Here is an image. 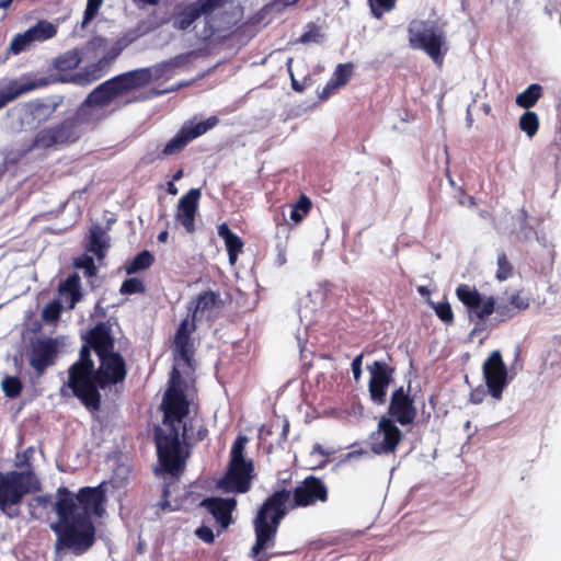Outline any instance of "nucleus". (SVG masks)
<instances>
[{"label": "nucleus", "mask_w": 561, "mask_h": 561, "mask_svg": "<svg viewBox=\"0 0 561 561\" xmlns=\"http://www.w3.org/2000/svg\"><path fill=\"white\" fill-rule=\"evenodd\" d=\"M539 118L535 112L527 111L519 118V128L527 134L528 137H534L538 131Z\"/></svg>", "instance_id": "nucleus-36"}, {"label": "nucleus", "mask_w": 561, "mask_h": 561, "mask_svg": "<svg viewBox=\"0 0 561 561\" xmlns=\"http://www.w3.org/2000/svg\"><path fill=\"white\" fill-rule=\"evenodd\" d=\"M153 263V255L147 251L144 250L140 253H138L133 261L126 266V273L127 274H135L140 271L149 268Z\"/></svg>", "instance_id": "nucleus-33"}, {"label": "nucleus", "mask_w": 561, "mask_h": 561, "mask_svg": "<svg viewBox=\"0 0 561 561\" xmlns=\"http://www.w3.org/2000/svg\"><path fill=\"white\" fill-rule=\"evenodd\" d=\"M510 301H511L512 307H514L515 314L518 311L528 308V306H529L528 299L525 297H522L519 295H513L510 298Z\"/></svg>", "instance_id": "nucleus-53"}, {"label": "nucleus", "mask_w": 561, "mask_h": 561, "mask_svg": "<svg viewBox=\"0 0 561 561\" xmlns=\"http://www.w3.org/2000/svg\"><path fill=\"white\" fill-rule=\"evenodd\" d=\"M340 87L330 79L325 87L323 88L322 92L320 93V99L327 100L330 98Z\"/></svg>", "instance_id": "nucleus-56"}, {"label": "nucleus", "mask_w": 561, "mask_h": 561, "mask_svg": "<svg viewBox=\"0 0 561 561\" xmlns=\"http://www.w3.org/2000/svg\"><path fill=\"white\" fill-rule=\"evenodd\" d=\"M195 330V321H193L188 314L181 321L174 336V351L186 363H190L193 355V340L191 334Z\"/></svg>", "instance_id": "nucleus-22"}, {"label": "nucleus", "mask_w": 561, "mask_h": 561, "mask_svg": "<svg viewBox=\"0 0 561 561\" xmlns=\"http://www.w3.org/2000/svg\"><path fill=\"white\" fill-rule=\"evenodd\" d=\"M47 81L39 79L37 81L18 82L16 80H10L0 83V110L3 108L8 103L15 99L24 95L37 88L45 87Z\"/></svg>", "instance_id": "nucleus-23"}, {"label": "nucleus", "mask_w": 561, "mask_h": 561, "mask_svg": "<svg viewBox=\"0 0 561 561\" xmlns=\"http://www.w3.org/2000/svg\"><path fill=\"white\" fill-rule=\"evenodd\" d=\"M253 469L252 460L230 461L229 470L219 485L228 491L245 493L250 489Z\"/></svg>", "instance_id": "nucleus-16"}, {"label": "nucleus", "mask_w": 561, "mask_h": 561, "mask_svg": "<svg viewBox=\"0 0 561 561\" xmlns=\"http://www.w3.org/2000/svg\"><path fill=\"white\" fill-rule=\"evenodd\" d=\"M367 370L369 398L374 404L382 405L387 402V390L393 380L394 368L385 362L375 360L367 366Z\"/></svg>", "instance_id": "nucleus-14"}, {"label": "nucleus", "mask_w": 561, "mask_h": 561, "mask_svg": "<svg viewBox=\"0 0 561 561\" xmlns=\"http://www.w3.org/2000/svg\"><path fill=\"white\" fill-rule=\"evenodd\" d=\"M79 138V128L68 117L56 125L39 129L32 139L30 149L58 148L72 144Z\"/></svg>", "instance_id": "nucleus-10"}, {"label": "nucleus", "mask_w": 561, "mask_h": 561, "mask_svg": "<svg viewBox=\"0 0 561 561\" xmlns=\"http://www.w3.org/2000/svg\"><path fill=\"white\" fill-rule=\"evenodd\" d=\"M103 0H87V7L83 14L82 25H87L98 14Z\"/></svg>", "instance_id": "nucleus-47"}, {"label": "nucleus", "mask_w": 561, "mask_h": 561, "mask_svg": "<svg viewBox=\"0 0 561 561\" xmlns=\"http://www.w3.org/2000/svg\"><path fill=\"white\" fill-rule=\"evenodd\" d=\"M2 390L8 398L14 399L22 391V382L18 377L7 376L1 382Z\"/></svg>", "instance_id": "nucleus-39"}, {"label": "nucleus", "mask_w": 561, "mask_h": 561, "mask_svg": "<svg viewBox=\"0 0 561 561\" xmlns=\"http://www.w3.org/2000/svg\"><path fill=\"white\" fill-rule=\"evenodd\" d=\"M402 439V432L393 420L382 416L378 428L370 437V447L375 454H392Z\"/></svg>", "instance_id": "nucleus-15"}, {"label": "nucleus", "mask_w": 561, "mask_h": 561, "mask_svg": "<svg viewBox=\"0 0 561 561\" xmlns=\"http://www.w3.org/2000/svg\"><path fill=\"white\" fill-rule=\"evenodd\" d=\"M512 275V265L507 261V257L504 253H501L497 256V271H496V277L500 280H505Z\"/></svg>", "instance_id": "nucleus-46"}, {"label": "nucleus", "mask_w": 561, "mask_h": 561, "mask_svg": "<svg viewBox=\"0 0 561 561\" xmlns=\"http://www.w3.org/2000/svg\"><path fill=\"white\" fill-rule=\"evenodd\" d=\"M61 309V304L58 300H53L44 307L42 317L47 322H54L58 320Z\"/></svg>", "instance_id": "nucleus-44"}, {"label": "nucleus", "mask_w": 561, "mask_h": 561, "mask_svg": "<svg viewBox=\"0 0 561 561\" xmlns=\"http://www.w3.org/2000/svg\"><path fill=\"white\" fill-rule=\"evenodd\" d=\"M39 489L41 483L31 471H0V511L9 518L19 517L22 499Z\"/></svg>", "instance_id": "nucleus-5"}, {"label": "nucleus", "mask_w": 561, "mask_h": 561, "mask_svg": "<svg viewBox=\"0 0 561 561\" xmlns=\"http://www.w3.org/2000/svg\"><path fill=\"white\" fill-rule=\"evenodd\" d=\"M61 103L62 98L60 96L37 99L26 104V113L33 123L41 125L48 122L53 117Z\"/></svg>", "instance_id": "nucleus-21"}, {"label": "nucleus", "mask_w": 561, "mask_h": 561, "mask_svg": "<svg viewBox=\"0 0 561 561\" xmlns=\"http://www.w3.org/2000/svg\"><path fill=\"white\" fill-rule=\"evenodd\" d=\"M477 320L478 321L476 322V325H474V328L471 331V335H474L478 332H481V331H483L485 329L483 320H480V319H477Z\"/></svg>", "instance_id": "nucleus-61"}, {"label": "nucleus", "mask_w": 561, "mask_h": 561, "mask_svg": "<svg viewBox=\"0 0 561 561\" xmlns=\"http://www.w3.org/2000/svg\"><path fill=\"white\" fill-rule=\"evenodd\" d=\"M198 57L197 50L186 51L170 59L158 62L151 67L131 70L139 88L147 85L152 80H169L180 69H187L192 61Z\"/></svg>", "instance_id": "nucleus-9"}, {"label": "nucleus", "mask_w": 561, "mask_h": 561, "mask_svg": "<svg viewBox=\"0 0 561 561\" xmlns=\"http://www.w3.org/2000/svg\"><path fill=\"white\" fill-rule=\"evenodd\" d=\"M168 193L171 194V195H176L178 194V187L174 185L173 182H169L168 183V188H167Z\"/></svg>", "instance_id": "nucleus-63"}, {"label": "nucleus", "mask_w": 561, "mask_h": 561, "mask_svg": "<svg viewBox=\"0 0 561 561\" xmlns=\"http://www.w3.org/2000/svg\"><path fill=\"white\" fill-rule=\"evenodd\" d=\"M290 492L283 489L274 492L262 504L253 520L255 541L250 550L253 561H268L277 553L268 550L275 547L279 524L286 515Z\"/></svg>", "instance_id": "nucleus-4"}, {"label": "nucleus", "mask_w": 561, "mask_h": 561, "mask_svg": "<svg viewBox=\"0 0 561 561\" xmlns=\"http://www.w3.org/2000/svg\"><path fill=\"white\" fill-rule=\"evenodd\" d=\"M328 500V488L324 482L313 476L307 477L294 490V506H310L316 502Z\"/></svg>", "instance_id": "nucleus-18"}, {"label": "nucleus", "mask_w": 561, "mask_h": 561, "mask_svg": "<svg viewBox=\"0 0 561 561\" xmlns=\"http://www.w3.org/2000/svg\"><path fill=\"white\" fill-rule=\"evenodd\" d=\"M126 46L127 42L123 38L115 42L114 45L107 50L105 56L99 60L98 67L100 69L108 67L121 55Z\"/></svg>", "instance_id": "nucleus-38"}, {"label": "nucleus", "mask_w": 561, "mask_h": 561, "mask_svg": "<svg viewBox=\"0 0 561 561\" xmlns=\"http://www.w3.org/2000/svg\"><path fill=\"white\" fill-rule=\"evenodd\" d=\"M334 453V450L324 449L320 444H314L310 456L319 454L323 457V459L318 463L319 468H323L328 463V458Z\"/></svg>", "instance_id": "nucleus-52"}, {"label": "nucleus", "mask_w": 561, "mask_h": 561, "mask_svg": "<svg viewBox=\"0 0 561 561\" xmlns=\"http://www.w3.org/2000/svg\"><path fill=\"white\" fill-rule=\"evenodd\" d=\"M201 505L207 508L222 528H228L232 522L231 513L237 505V501L234 499L209 497L204 499Z\"/></svg>", "instance_id": "nucleus-24"}, {"label": "nucleus", "mask_w": 561, "mask_h": 561, "mask_svg": "<svg viewBox=\"0 0 561 561\" xmlns=\"http://www.w3.org/2000/svg\"><path fill=\"white\" fill-rule=\"evenodd\" d=\"M456 295L467 307L471 321L474 319L484 320L493 312H496L500 317V321H505L515 316L514 307H512L511 301L496 305L493 297L484 299L476 288H471L469 285H459L456 289Z\"/></svg>", "instance_id": "nucleus-7"}, {"label": "nucleus", "mask_w": 561, "mask_h": 561, "mask_svg": "<svg viewBox=\"0 0 561 561\" xmlns=\"http://www.w3.org/2000/svg\"><path fill=\"white\" fill-rule=\"evenodd\" d=\"M161 408L163 410L162 426L154 431V442L159 462L162 470L176 478L183 470L182 446L183 440L195 439L202 442L206 438L208 431L199 425L196 435L190 433V428L183 419L188 413V403L181 389L171 385L165 391Z\"/></svg>", "instance_id": "nucleus-2"}, {"label": "nucleus", "mask_w": 561, "mask_h": 561, "mask_svg": "<svg viewBox=\"0 0 561 561\" xmlns=\"http://www.w3.org/2000/svg\"><path fill=\"white\" fill-rule=\"evenodd\" d=\"M388 414L393 422H398L402 426L410 425L414 422L417 410L411 396L405 392L403 387L396 389L390 398Z\"/></svg>", "instance_id": "nucleus-17"}, {"label": "nucleus", "mask_w": 561, "mask_h": 561, "mask_svg": "<svg viewBox=\"0 0 561 561\" xmlns=\"http://www.w3.org/2000/svg\"><path fill=\"white\" fill-rule=\"evenodd\" d=\"M363 357H364V355L359 354L356 357H354V359L352 362V373H353L354 380L356 382L359 381V379L362 377Z\"/></svg>", "instance_id": "nucleus-55"}, {"label": "nucleus", "mask_w": 561, "mask_h": 561, "mask_svg": "<svg viewBox=\"0 0 561 561\" xmlns=\"http://www.w3.org/2000/svg\"><path fill=\"white\" fill-rule=\"evenodd\" d=\"M58 346L55 340H38L28 354L30 365L38 376H42L47 367L55 363Z\"/></svg>", "instance_id": "nucleus-20"}, {"label": "nucleus", "mask_w": 561, "mask_h": 561, "mask_svg": "<svg viewBox=\"0 0 561 561\" xmlns=\"http://www.w3.org/2000/svg\"><path fill=\"white\" fill-rule=\"evenodd\" d=\"M488 391L495 400H501L503 390L510 382L507 368L500 351H493L482 366Z\"/></svg>", "instance_id": "nucleus-12"}, {"label": "nucleus", "mask_w": 561, "mask_h": 561, "mask_svg": "<svg viewBox=\"0 0 561 561\" xmlns=\"http://www.w3.org/2000/svg\"><path fill=\"white\" fill-rule=\"evenodd\" d=\"M311 201L306 195H300L299 199L290 205L289 218L295 222L299 224L310 211Z\"/></svg>", "instance_id": "nucleus-35"}, {"label": "nucleus", "mask_w": 561, "mask_h": 561, "mask_svg": "<svg viewBox=\"0 0 561 561\" xmlns=\"http://www.w3.org/2000/svg\"><path fill=\"white\" fill-rule=\"evenodd\" d=\"M352 71H353L352 64H340L336 67L331 79L341 88L348 82V80L352 76Z\"/></svg>", "instance_id": "nucleus-42"}, {"label": "nucleus", "mask_w": 561, "mask_h": 561, "mask_svg": "<svg viewBox=\"0 0 561 561\" xmlns=\"http://www.w3.org/2000/svg\"><path fill=\"white\" fill-rule=\"evenodd\" d=\"M219 302V296L214 291H205L198 295L196 305L192 311L190 318L193 321L203 318L206 312L211 311Z\"/></svg>", "instance_id": "nucleus-30"}, {"label": "nucleus", "mask_w": 561, "mask_h": 561, "mask_svg": "<svg viewBox=\"0 0 561 561\" xmlns=\"http://www.w3.org/2000/svg\"><path fill=\"white\" fill-rule=\"evenodd\" d=\"M218 236L224 239L225 245L229 256V263L233 265L237 261L239 253L242 251L243 242L236 233H233L227 224H221L218 227Z\"/></svg>", "instance_id": "nucleus-28"}, {"label": "nucleus", "mask_w": 561, "mask_h": 561, "mask_svg": "<svg viewBox=\"0 0 561 561\" xmlns=\"http://www.w3.org/2000/svg\"><path fill=\"white\" fill-rule=\"evenodd\" d=\"M80 60V56L77 51H67L56 59L55 67L61 71L71 70L78 67Z\"/></svg>", "instance_id": "nucleus-37"}, {"label": "nucleus", "mask_w": 561, "mask_h": 561, "mask_svg": "<svg viewBox=\"0 0 561 561\" xmlns=\"http://www.w3.org/2000/svg\"><path fill=\"white\" fill-rule=\"evenodd\" d=\"M245 437H238L231 448V460L230 461H242L245 460L243 456Z\"/></svg>", "instance_id": "nucleus-50"}, {"label": "nucleus", "mask_w": 561, "mask_h": 561, "mask_svg": "<svg viewBox=\"0 0 561 561\" xmlns=\"http://www.w3.org/2000/svg\"><path fill=\"white\" fill-rule=\"evenodd\" d=\"M170 488L171 483H164L162 489V500L158 503V506L162 511H175L179 507L178 504L172 505L171 502L169 501V496L171 493Z\"/></svg>", "instance_id": "nucleus-51"}, {"label": "nucleus", "mask_w": 561, "mask_h": 561, "mask_svg": "<svg viewBox=\"0 0 561 561\" xmlns=\"http://www.w3.org/2000/svg\"><path fill=\"white\" fill-rule=\"evenodd\" d=\"M309 30L306 31L300 37L299 43L309 44V43H321L323 35L320 33L319 28L314 25H308Z\"/></svg>", "instance_id": "nucleus-48"}, {"label": "nucleus", "mask_w": 561, "mask_h": 561, "mask_svg": "<svg viewBox=\"0 0 561 561\" xmlns=\"http://www.w3.org/2000/svg\"><path fill=\"white\" fill-rule=\"evenodd\" d=\"M119 291L123 295L140 294L145 291V286L139 278L130 277L123 282Z\"/></svg>", "instance_id": "nucleus-43"}, {"label": "nucleus", "mask_w": 561, "mask_h": 561, "mask_svg": "<svg viewBox=\"0 0 561 561\" xmlns=\"http://www.w3.org/2000/svg\"><path fill=\"white\" fill-rule=\"evenodd\" d=\"M288 432H289V422L287 420H284L283 421V425H282V433H280V440H286L287 439V436H288Z\"/></svg>", "instance_id": "nucleus-59"}, {"label": "nucleus", "mask_w": 561, "mask_h": 561, "mask_svg": "<svg viewBox=\"0 0 561 561\" xmlns=\"http://www.w3.org/2000/svg\"><path fill=\"white\" fill-rule=\"evenodd\" d=\"M196 536L204 542L211 543L215 539L213 530L207 526H202L196 529Z\"/></svg>", "instance_id": "nucleus-54"}, {"label": "nucleus", "mask_w": 561, "mask_h": 561, "mask_svg": "<svg viewBox=\"0 0 561 561\" xmlns=\"http://www.w3.org/2000/svg\"><path fill=\"white\" fill-rule=\"evenodd\" d=\"M291 76V85L295 91L301 92L304 90V87L294 78L293 73Z\"/></svg>", "instance_id": "nucleus-62"}, {"label": "nucleus", "mask_w": 561, "mask_h": 561, "mask_svg": "<svg viewBox=\"0 0 561 561\" xmlns=\"http://www.w3.org/2000/svg\"><path fill=\"white\" fill-rule=\"evenodd\" d=\"M139 89L133 71L118 75L96 87L88 96L87 101L107 111V106L118 96L129 91Z\"/></svg>", "instance_id": "nucleus-11"}, {"label": "nucleus", "mask_w": 561, "mask_h": 561, "mask_svg": "<svg viewBox=\"0 0 561 561\" xmlns=\"http://www.w3.org/2000/svg\"><path fill=\"white\" fill-rule=\"evenodd\" d=\"M168 237H169V233L168 231H161L159 234H158V241L159 242H165L168 240Z\"/></svg>", "instance_id": "nucleus-64"}, {"label": "nucleus", "mask_w": 561, "mask_h": 561, "mask_svg": "<svg viewBox=\"0 0 561 561\" xmlns=\"http://www.w3.org/2000/svg\"><path fill=\"white\" fill-rule=\"evenodd\" d=\"M483 394H484V392L481 390H478V389L472 391L471 396H470L471 402L474 404L481 403L483 401Z\"/></svg>", "instance_id": "nucleus-58"}, {"label": "nucleus", "mask_w": 561, "mask_h": 561, "mask_svg": "<svg viewBox=\"0 0 561 561\" xmlns=\"http://www.w3.org/2000/svg\"><path fill=\"white\" fill-rule=\"evenodd\" d=\"M98 357L100 366L95 369L89 346L82 345L79 359L68 371V388L91 412L101 409L100 389L122 382L127 374L125 359L119 353L110 352Z\"/></svg>", "instance_id": "nucleus-3"}, {"label": "nucleus", "mask_w": 561, "mask_h": 561, "mask_svg": "<svg viewBox=\"0 0 561 561\" xmlns=\"http://www.w3.org/2000/svg\"><path fill=\"white\" fill-rule=\"evenodd\" d=\"M106 115L107 111H103L102 107L84 100L75 115L69 118L76 123V126L79 128V134L81 135L84 126L93 125L102 121Z\"/></svg>", "instance_id": "nucleus-26"}, {"label": "nucleus", "mask_w": 561, "mask_h": 561, "mask_svg": "<svg viewBox=\"0 0 561 561\" xmlns=\"http://www.w3.org/2000/svg\"><path fill=\"white\" fill-rule=\"evenodd\" d=\"M75 266L84 271L85 276L92 277L96 274V267L93 257L82 255L75 261Z\"/></svg>", "instance_id": "nucleus-45"}, {"label": "nucleus", "mask_w": 561, "mask_h": 561, "mask_svg": "<svg viewBox=\"0 0 561 561\" xmlns=\"http://www.w3.org/2000/svg\"><path fill=\"white\" fill-rule=\"evenodd\" d=\"M106 502V483L83 486L75 495L65 486L57 489L54 511L58 516L50 529L56 536L55 552L81 556L95 542L96 529L92 517H101Z\"/></svg>", "instance_id": "nucleus-1"}, {"label": "nucleus", "mask_w": 561, "mask_h": 561, "mask_svg": "<svg viewBox=\"0 0 561 561\" xmlns=\"http://www.w3.org/2000/svg\"><path fill=\"white\" fill-rule=\"evenodd\" d=\"M276 250H277L276 264L278 266H283L287 262L286 249L284 245L277 244Z\"/></svg>", "instance_id": "nucleus-57"}, {"label": "nucleus", "mask_w": 561, "mask_h": 561, "mask_svg": "<svg viewBox=\"0 0 561 561\" xmlns=\"http://www.w3.org/2000/svg\"><path fill=\"white\" fill-rule=\"evenodd\" d=\"M397 0H368L373 15L381 19L385 12L391 11Z\"/></svg>", "instance_id": "nucleus-41"}, {"label": "nucleus", "mask_w": 561, "mask_h": 561, "mask_svg": "<svg viewBox=\"0 0 561 561\" xmlns=\"http://www.w3.org/2000/svg\"><path fill=\"white\" fill-rule=\"evenodd\" d=\"M107 248L108 242L105 230L101 226L91 228L87 250L95 254L98 259H102Z\"/></svg>", "instance_id": "nucleus-29"}, {"label": "nucleus", "mask_w": 561, "mask_h": 561, "mask_svg": "<svg viewBox=\"0 0 561 561\" xmlns=\"http://www.w3.org/2000/svg\"><path fill=\"white\" fill-rule=\"evenodd\" d=\"M519 221V237L525 241H530L534 238L543 247H546V240L543 237H539L537 231L527 224V213L525 209H520L518 214Z\"/></svg>", "instance_id": "nucleus-34"}, {"label": "nucleus", "mask_w": 561, "mask_h": 561, "mask_svg": "<svg viewBox=\"0 0 561 561\" xmlns=\"http://www.w3.org/2000/svg\"><path fill=\"white\" fill-rule=\"evenodd\" d=\"M226 0H197L186 5L182 11L172 18V26L178 31H186L202 15H205V26L198 32L202 41H208L216 32L209 23L208 15L216 9L224 5Z\"/></svg>", "instance_id": "nucleus-8"}, {"label": "nucleus", "mask_w": 561, "mask_h": 561, "mask_svg": "<svg viewBox=\"0 0 561 561\" xmlns=\"http://www.w3.org/2000/svg\"><path fill=\"white\" fill-rule=\"evenodd\" d=\"M201 196V188H191L179 199L175 219L183 226L187 233L195 231V216L198 210Z\"/></svg>", "instance_id": "nucleus-19"}, {"label": "nucleus", "mask_w": 561, "mask_h": 561, "mask_svg": "<svg viewBox=\"0 0 561 561\" xmlns=\"http://www.w3.org/2000/svg\"><path fill=\"white\" fill-rule=\"evenodd\" d=\"M34 42H44L54 37L57 33V27L48 21H39L34 26L28 28Z\"/></svg>", "instance_id": "nucleus-32"}, {"label": "nucleus", "mask_w": 561, "mask_h": 561, "mask_svg": "<svg viewBox=\"0 0 561 561\" xmlns=\"http://www.w3.org/2000/svg\"><path fill=\"white\" fill-rule=\"evenodd\" d=\"M409 44L413 49L424 50L432 60L443 64L446 53V36L443 26L434 20H413L408 26Z\"/></svg>", "instance_id": "nucleus-6"}, {"label": "nucleus", "mask_w": 561, "mask_h": 561, "mask_svg": "<svg viewBox=\"0 0 561 561\" xmlns=\"http://www.w3.org/2000/svg\"><path fill=\"white\" fill-rule=\"evenodd\" d=\"M542 88L537 83L530 84L516 96V104L523 108L533 107L541 96Z\"/></svg>", "instance_id": "nucleus-31"}, {"label": "nucleus", "mask_w": 561, "mask_h": 561, "mask_svg": "<svg viewBox=\"0 0 561 561\" xmlns=\"http://www.w3.org/2000/svg\"><path fill=\"white\" fill-rule=\"evenodd\" d=\"M80 286V276L77 273L70 274L67 279L59 285V295L68 302L69 309H73L76 304L81 299Z\"/></svg>", "instance_id": "nucleus-27"}, {"label": "nucleus", "mask_w": 561, "mask_h": 561, "mask_svg": "<svg viewBox=\"0 0 561 561\" xmlns=\"http://www.w3.org/2000/svg\"><path fill=\"white\" fill-rule=\"evenodd\" d=\"M217 124L218 118L216 116H210L207 119L198 123L190 122L184 124L180 131L164 146L161 154L173 156L179 153L187 146L188 142L204 135L209 129L214 128Z\"/></svg>", "instance_id": "nucleus-13"}, {"label": "nucleus", "mask_w": 561, "mask_h": 561, "mask_svg": "<svg viewBox=\"0 0 561 561\" xmlns=\"http://www.w3.org/2000/svg\"><path fill=\"white\" fill-rule=\"evenodd\" d=\"M35 501L43 507H46L47 504L50 502L49 495H38L35 497Z\"/></svg>", "instance_id": "nucleus-60"}, {"label": "nucleus", "mask_w": 561, "mask_h": 561, "mask_svg": "<svg viewBox=\"0 0 561 561\" xmlns=\"http://www.w3.org/2000/svg\"><path fill=\"white\" fill-rule=\"evenodd\" d=\"M34 43L33 38H32V35L31 33L28 32V30H26L24 33L22 34H16L11 44H10V51L13 53V54H20L22 51H24L25 49H27V47Z\"/></svg>", "instance_id": "nucleus-40"}, {"label": "nucleus", "mask_w": 561, "mask_h": 561, "mask_svg": "<svg viewBox=\"0 0 561 561\" xmlns=\"http://www.w3.org/2000/svg\"><path fill=\"white\" fill-rule=\"evenodd\" d=\"M435 312L437 317L445 323H451L454 320V314L451 307L448 302H439L435 307Z\"/></svg>", "instance_id": "nucleus-49"}, {"label": "nucleus", "mask_w": 561, "mask_h": 561, "mask_svg": "<svg viewBox=\"0 0 561 561\" xmlns=\"http://www.w3.org/2000/svg\"><path fill=\"white\" fill-rule=\"evenodd\" d=\"M85 344L89 350L93 348L98 356L113 352L114 341L111 336L110 328L103 323H98L85 336Z\"/></svg>", "instance_id": "nucleus-25"}]
</instances>
